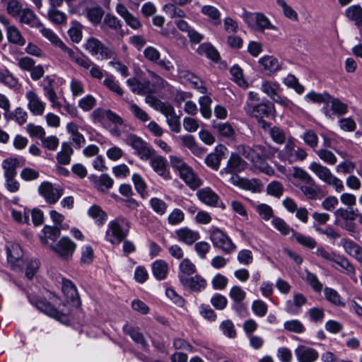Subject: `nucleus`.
<instances>
[{"instance_id": "nucleus-1", "label": "nucleus", "mask_w": 362, "mask_h": 362, "mask_svg": "<svg viewBox=\"0 0 362 362\" xmlns=\"http://www.w3.org/2000/svg\"><path fill=\"white\" fill-rule=\"evenodd\" d=\"M130 223L126 218L117 217L109 223L106 239L112 244H119L127 235Z\"/></svg>"}, {"instance_id": "nucleus-2", "label": "nucleus", "mask_w": 362, "mask_h": 362, "mask_svg": "<svg viewBox=\"0 0 362 362\" xmlns=\"http://www.w3.org/2000/svg\"><path fill=\"white\" fill-rule=\"evenodd\" d=\"M309 169L315 174L320 180L327 185L333 187L337 192L339 193L344 189L343 182L333 175L327 167L319 163L313 162L310 163Z\"/></svg>"}, {"instance_id": "nucleus-3", "label": "nucleus", "mask_w": 362, "mask_h": 362, "mask_svg": "<svg viewBox=\"0 0 362 362\" xmlns=\"http://www.w3.org/2000/svg\"><path fill=\"white\" fill-rule=\"evenodd\" d=\"M306 151L296 146L294 141L288 139L284 148L280 151L279 157L282 160H286L292 164L297 161H302L307 157Z\"/></svg>"}, {"instance_id": "nucleus-4", "label": "nucleus", "mask_w": 362, "mask_h": 362, "mask_svg": "<svg viewBox=\"0 0 362 362\" xmlns=\"http://www.w3.org/2000/svg\"><path fill=\"white\" fill-rule=\"evenodd\" d=\"M126 143L134 149L135 153L141 160H147L155 153V151L151 146L136 135H128L126 138Z\"/></svg>"}, {"instance_id": "nucleus-5", "label": "nucleus", "mask_w": 362, "mask_h": 362, "mask_svg": "<svg viewBox=\"0 0 362 362\" xmlns=\"http://www.w3.org/2000/svg\"><path fill=\"white\" fill-rule=\"evenodd\" d=\"M84 47L92 56L99 55L100 59H108L114 57V51L106 47L99 40L90 37L86 42Z\"/></svg>"}, {"instance_id": "nucleus-6", "label": "nucleus", "mask_w": 362, "mask_h": 362, "mask_svg": "<svg viewBox=\"0 0 362 362\" xmlns=\"http://www.w3.org/2000/svg\"><path fill=\"white\" fill-rule=\"evenodd\" d=\"M356 216L357 214L354 210L344 208H339L334 211L335 223L350 232H354L356 230V224L354 221Z\"/></svg>"}, {"instance_id": "nucleus-7", "label": "nucleus", "mask_w": 362, "mask_h": 362, "mask_svg": "<svg viewBox=\"0 0 362 362\" xmlns=\"http://www.w3.org/2000/svg\"><path fill=\"white\" fill-rule=\"evenodd\" d=\"M210 238L214 247L220 248L226 253L230 254L236 249L230 238L218 228L211 231Z\"/></svg>"}, {"instance_id": "nucleus-8", "label": "nucleus", "mask_w": 362, "mask_h": 362, "mask_svg": "<svg viewBox=\"0 0 362 362\" xmlns=\"http://www.w3.org/2000/svg\"><path fill=\"white\" fill-rule=\"evenodd\" d=\"M245 112L257 119L268 117L272 114L273 106L269 101L252 104L251 101L246 103L244 107Z\"/></svg>"}, {"instance_id": "nucleus-9", "label": "nucleus", "mask_w": 362, "mask_h": 362, "mask_svg": "<svg viewBox=\"0 0 362 362\" xmlns=\"http://www.w3.org/2000/svg\"><path fill=\"white\" fill-rule=\"evenodd\" d=\"M38 192L48 204H54L62 196L64 189L60 187H54L49 182H43L39 186Z\"/></svg>"}, {"instance_id": "nucleus-10", "label": "nucleus", "mask_w": 362, "mask_h": 362, "mask_svg": "<svg viewBox=\"0 0 362 362\" xmlns=\"http://www.w3.org/2000/svg\"><path fill=\"white\" fill-rule=\"evenodd\" d=\"M145 58L151 62L156 64L159 67L166 71L174 70V65L171 61L167 59H160L159 51L153 47L148 46L144 50Z\"/></svg>"}, {"instance_id": "nucleus-11", "label": "nucleus", "mask_w": 362, "mask_h": 362, "mask_svg": "<svg viewBox=\"0 0 362 362\" xmlns=\"http://www.w3.org/2000/svg\"><path fill=\"white\" fill-rule=\"evenodd\" d=\"M52 249L64 259L71 257L76 249L75 243L69 238L63 237Z\"/></svg>"}, {"instance_id": "nucleus-12", "label": "nucleus", "mask_w": 362, "mask_h": 362, "mask_svg": "<svg viewBox=\"0 0 362 362\" xmlns=\"http://www.w3.org/2000/svg\"><path fill=\"white\" fill-rule=\"evenodd\" d=\"M127 84L131 90L137 95H146L155 91L154 85L149 81L141 82L136 78H131L127 81Z\"/></svg>"}, {"instance_id": "nucleus-13", "label": "nucleus", "mask_w": 362, "mask_h": 362, "mask_svg": "<svg viewBox=\"0 0 362 362\" xmlns=\"http://www.w3.org/2000/svg\"><path fill=\"white\" fill-rule=\"evenodd\" d=\"M294 352L298 362H315L319 358L316 349L305 345H298Z\"/></svg>"}, {"instance_id": "nucleus-14", "label": "nucleus", "mask_w": 362, "mask_h": 362, "mask_svg": "<svg viewBox=\"0 0 362 362\" xmlns=\"http://www.w3.org/2000/svg\"><path fill=\"white\" fill-rule=\"evenodd\" d=\"M28 100V108L35 115H42L45 109V103L33 90H29L25 94Z\"/></svg>"}, {"instance_id": "nucleus-15", "label": "nucleus", "mask_w": 362, "mask_h": 362, "mask_svg": "<svg viewBox=\"0 0 362 362\" xmlns=\"http://www.w3.org/2000/svg\"><path fill=\"white\" fill-rule=\"evenodd\" d=\"M247 163L238 153H232L221 173L237 174L247 168Z\"/></svg>"}, {"instance_id": "nucleus-16", "label": "nucleus", "mask_w": 362, "mask_h": 362, "mask_svg": "<svg viewBox=\"0 0 362 362\" xmlns=\"http://www.w3.org/2000/svg\"><path fill=\"white\" fill-rule=\"evenodd\" d=\"M283 206L290 212L296 213V218L304 223L308 221V211L305 207H298L295 201L287 197L283 200Z\"/></svg>"}, {"instance_id": "nucleus-17", "label": "nucleus", "mask_w": 362, "mask_h": 362, "mask_svg": "<svg viewBox=\"0 0 362 362\" xmlns=\"http://www.w3.org/2000/svg\"><path fill=\"white\" fill-rule=\"evenodd\" d=\"M31 303L41 312L49 315L59 321H62L66 318V316L62 313L57 310L50 303L43 300H36L31 301Z\"/></svg>"}, {"instance_id": "nucleus-18", "label": "nucleus", "mask_w": 362, "mask_h": 362, "mask_svg": "<svg viewBox=\"0 0 362 362\" xmlns=\"http://www.w3.org/2000/svg\"><path fill=\"white\" fill-rule=\"evenodd\" d=\"M226 150V147L223 145L216 146L214 152L211 153L206 157V164L214 170H217L219 168L222 159L224 158Z\"/></svg>"}, {"instance_id": "nucleus-19", "label": "nucleus", "mask_w": 362, "mask_h": 362, "mask_svg": "<svg viewBox=\"0 0 362 362\" xmlns=\"http://www.w3.org/2000/svg\"><path fill=\"white\" fill-rule=\"evenodd\" d=\"M150 165L153 170L165 180L170 179V173L167 170V161L161 156H156L150 158Z\"/></svg>"}, {"instance_id": "nucleus-20", "label": "nucleus", "mask_w": 362, "mask_h": 362, "mask_svg": "<svg viewBox=\"0 0 362 362\" xmlns=\"http://www.w3.org/2000/svg\"><path fill=\"white\" fill-rule=\"evenodd\" d=\"M176 238L188 245H192L199 238V233L189 228L185 227L175 231Z\"/></svg>"}, {"instance_id": "nucleus-21", "label": "nucleus", "mask_w": 362, "mask_h": 362, "mask_svg": "<svg viewBox=\"0 0 362 362\" xmlns=\"http://www.w3.org/2000/svg\"><path fill=\"white\" fill-rule=\"evenodd\" d=\"M196 272V266L188 258L183 259L178 268L177 276L181 283L187 282L189 276Z\"/></svg>"}, {"instance_id": "nucleus-22", "label": "nucleus", "mask_w": 362, "mask_h": 362, "mask_svg": "<svg viewBox=\"0 0 362 362\" xmlns=\"http://www.w3.org/2000/svg\"><path fill=\"white\" fill-rule=\"evenodd\" d=\"M212 128L221 137L232 140L235 136V131L229 122L213 121Z\"/></svg>"}, {"instance_id": "nucleus-23", "label": "nucleus", "mask_w": 362, "mask_h": 362, "mask_svg": "<svg viewBox=\"0 0 362 362\" xmlns=\"http://www.w3.org/2000/svg\"><path fill=\"white\" fill-rule=\"evenodd\" d=\"M17 18H19V21L21 23L28 25L31 28H37L41 26L42 23L39 21L34 11L28 8H23L21 15L18 16Z\"/></svg>"}, {"instance_id": "nucleus-24", "label": "nucleus", "mask_w": 362, "mask_h": 362, "mask_svg": "<svg viewBox=\"0 0 362 362\" xmlns=\"http://www.w3.org/2000/svg\"><path fill=\"white\" fill-rule=\"evenodd\" d=\"M199 199L204 204L217 206L219 201V197L209 187H204L197 192Z\"/></svg>"}, {"instance_id": "nucleus-25", "label": "nucleus", "mask_w": 362, "mask_h": 362, "mask_svg": "<svg viewBox=\"0 0 362 362\" xmlns=\"http://www.w3.org/2000/svg\"><path fill=\"white\" fill-rule=\"evenodd\" d=\"M94 187L102 192H106L113 185V180L107 174H102L100 177L91 176L90 177Z\"/></svg>"}, {"instance_id": "nucleus-26", "label": "nucleus", "mask_w": 362, "mask_h": 362, "mask_svg": "<svg viewBox=\"0 0 362 362\" xmlns=\"http://www.w3.org/2000/svg\"><path fill=\"white\" fill-rule=\"evenodd\" d=\"M259 63L267 74H274L281 69L280 63L273 56H264L259 59Z\"/></svg>"}, {"instance_id": "nucleus-27", "label": "nucleus", "mask_w": 362, "mask_h": 362, "mask_svg": "<svg viewBox=\"0 0 362 362\" xmlns=\"http://www.w3.org/2000/svg\"><path fill=\"white\" fill-rule=\"evenodd\" d=\"M180 177L192 188H197L201 185V180L194 173L192 168L189 165L184 168L180 173Z\"/></svg>"}, {"instance_id": "nucleus-28", "label": "nucleus", "mask_w": 362, "mask_h": 362, "mask_svg": "<svg viewBox=\"0 0 362 362\" xmlns=\"http://www.w3.org/2000/svg\"><path fill=\"white\" fill-rule=\"evenodd\" d=\"M45 81H47V84L44 86V94L52 103L54 108L59 109L62 107L61 103L58 101V96L54 90L52 83L54 81L51 78H46Z\"/></svg>"}, {"instance_id": "nucleus-29", "label": "nucleus", "mask_w": 362, "mask_h": 362, "mask_svg": "<svg viewBox=\"0 0 362 362\" xmlns=\"http://www.w3.org/2000/svg\"><path fill=\"white\" fill-rule=\"evenodd\" d=\"M181 284L196 292L202 291L206 286V281L199 275L189 277L187 279V282L185 281Z\"/></svg>"}, {"instance_id": "nucleus-30", "label": "nucleus", "mask_w": 362, "mask_h": 362, "mask_svg": "<svg viewBox=\"0 0 362 362\" xmlns=\"http://www.w3.org/2000/svg\"><path fill=\"white\" fill-rule=\"evenodd\" d=\"M123 331L125 334L129 335L136 343L139 344L141 347H147V342L146 341L143 334L139 331L138 327L125 325L123 327Z\"/></svg>"}, {"instance_id": "nucleus-31", "label": "nucleus", "mask_w": 362, "mask_h": 362, "mask_svg": "<svg viewBox=\"0 0 362 362\" xmlns=\"http://www.w3.org/2000/svg\"><path fill=\"white\" fill-rule=\"evenodd\" d=\"M74 153L71 144L64 142L62 144V149L57 155V160L61 165H68L71 161V156Z\"/></svg>"}, {"instance_id": "nucleus-32", "label": "nucleus", "mask_w": 362, "mask_h": 362, "mask_svg": "<svg viewBox=\"0 0 362 362\" xmlns=\"http://www.w3.org/2000/svg\"><path fill=\"white\" fill-rule=\"evenodd\" d=\"M152 272L155 278L158 280L165 279L168 272V265L163 259L156 260L152 264Z\"/></svg>"}, {"instance_id": "nucleus-33", "label": "nucleus", "mask_w": 362, "mask_h": 362, "mask_svg": "<svg viewBox=\"0 0 362 362\" xmlns=\"http://www.w3.org/2000/svg\"><path fill=\"white\" fill-rule=\"evenodd\" d=\"M202 13L206 16L209 21L215 25H218L221 23V13L217 8L211 6L205 5L202 7Z\"/></svg>"}, {"instance_id": "nucleus-34", "label": "nucleus", "mask_w": 362, "mask_h": 362, "mask_svg": "<svg viewBox=\"0 0 362 362\" xmlns=\"http://www.w3.org/2000/svg\"><path fill=\"white\" fill-rule=\"evenodd\" d=\"M19 166V160L17 158H7L2 163V168L4 170V177H16L17 175L16 169Z\"/></svg>"}, {"instance_id": "nucleus-35", "label": "nucleus", "mask_w": 362, "mask_h": 362, "mask_svg": "<svg viewBox=\"0 0 362 362\" xmlns=\"http://www.w3.org/2000/svg\"><path fill=\"white\" fill-rule=\"evenodd\" d=\"M8 40L13 44L23 46L25 40L23 37L19 30L14 25H8L6 29Z\"/></svg>"}, {"instance_id": "nucleus-36", "label": "nucleus", "mask_w": 362, "mask_h": 362, "mask_svg": "<svg viewBox=\"0 0 362 362\" xmlns=\"http://www.w3.org/2000/svg\"><path fill=\"white\" fill-rule=\"evenodd\" d=\"M300 191L308 199H317L320 192V187L317 185L315 181L313 179V182H305L300 187Z\"/></svg>"}, {"instance_id": "nucleus-37", "label": "nucleus", "mask_w": 362, "mask_h": 362, "mask_svg": "<svg viewBox=\"0 0 362 362\" xmlns=\"http://www.w3.org/2000/svg\"><path fill=\"white\" fill-rule=\"evenodd\" d=\"M23 257V251L18 245H12L11 249L8 250V261L13 265L21 267V259Z\"/></svg>"}, {"instance_id": "nucleus-38", "label": "nucleus", "mask_w": 362, "mask_h": 362, "mask_svg": "<svg viewBox=\"0 0 362 362\" xmlns=\"http://www.w3.org/2000/svg\"><path fill=\"white\" fill-rule=\"evenodd\" d=\"M255 28L262 32L265 29L276 30V26L273 25L269 18L262 13H256Z\"/></svg>"}, {"instance_id": "nucleus-39", "label": "nucleus", "mask_w": 362, "mask_h": 362, "mask_svg": "<svg viewBox=\"0 0 362 362\" xmlns=\"http://www.w3.org/2000/svg\"><path fill=\"white\" fill-rule=\"evenodd\" d=\"M346 16L354 21L357 26H362V8L359 6H349L346 11Z\"/></svg>"}, {"instance_id": "nucleus-40", "label": "nucleus", "mask_w": 362, "mask_h": 362, "mask_svg": "<svg viewBox=\"0 0 362 362\" xmlns=\"http://www.w3.org/2000/svg\"><path fill=\"white\" fill-rule=\"evenodd\" d=\"M62 291L66 298L72 301L78 298L77 289L70 280L63 279Z\"/></svg>"}, {"instance_id": "nucleus-41", "label": "nucleus", "mask_w": 362, "mask_h": 362, "mask_svg": "<svg viewBox=\"0 0 362 362\" xmlns=\"http://www.w3.org/2000/svg\"><path fill=\"white\" fill-rule=\"evenodd\" d=\"M82 25L77 21H72L68 30V35L73 42L78 43L82 40Z\"/></svg>"}, {"instance_id": "nucleus-42", "label": "nucleus", "mask_w": 362, "mask_h": 362, "mask_svg": "<svg viewBox=\"0 0 362 362\" xmlns=\"http://www.w3.org/2000/svg\"><path fill=\"white\" fill-rule=\"evenodd\" d=\"M211 103L212 100L209 95L200 97L199 99L201 114L206 119L211 117L212 112L210 107Z\"/></svg>"}, {"instance_id": "nucleus-43", "label": "nucleus", "mask_w": 362, "mask_h": 362, "mask_svg": "<svg viewBox=\"0 0 362 362\" xmlns=\"http://www.w3.org/2000/svg\"><path fill=\"white\" fill-rule=\"evenodd\" d=\"M47 16L49 20L56 24V25H62L66 21V15L57 8H49Z\"/></svg>"}, {"instance_id": "nucleus-44", "label": "nucleus", "mask_w": 362, "mask_h": 362, "mask_svg": "<svg viewBox=\"0 0 362 362\" xmlns=\"http://www.w3.org/2000/svg\"><path fill=\"white\" fill-rule=\"evenodd\" d=\"M324 294L326 300L337 306H344V303L341 300L338 292L331 288L326 287L324 289Z\"/></svg>"}, {"instance_id": "nucleus-45", "label": "nucleus", "mask_w": 362, "mask_h": 362, "mask_svg": "<svg viewBox=\"0 0 362 362\" xmlns=\"http://www.w3.org/2000/svg\"><path fill=\"white\" fill-rule=\"evenodd\" d=\"M100 112L102 113L103 117H105L109 121L112 122L116 127L122 126L124 124V121L122 118L118 115L115 114L110 110H106L100 111V110H96L93 112V114L95 115H98Z\"/></svg>"}, {"instance_id": "nucleus-46", "label": "nucleus", "mask_w": 362, "mask_h": 362, "mask_svg": "<svg viewBox=\"0 0 362 362\" xmlns=\"http://www.w3.org/2000/svg\"><path fill=\"white\" fill-rule=\"evenodd\" d=\"M6 4V11L13 17L17 18L21 15L23 8L18 0H4Z\"/></svg>"}, {"instance_id": "nucleus-47", "label": "nucleus", "mask_w": 362, "mask_h": 362, "mask_svg": "<svg viewBox=\"0 0 362 362\" xmlns=\"http://www.w3.org/2000/svg\"><path fill=\"white\" fill-rule=\"evenodd\" d=\"M103 84L110 91L115 93L119 96H122L124 93V91L119 86L118 81H115L112 75H108L103 81Z\"/></svg>"}, {"instance_id": "nucleus-48", "label": "nucleus", "mask_w": 362, "mask_h": 362, "mask_svg": "<svg viewBox=\"0 0 362 362\" xmlns=\"http://www.w3.org/2000/svg\"><path fill=\"white\" fill-rule=\"evenodd\" d=\"M272 223L274 227L280 232L283 235H287L291 232H294L293 229L291 228L286 222L281 218L274 217Z\"/></svg>"}, {"instance_id": "nucleus-49", "label": "nucleus", "mask_w": 362, "mask_h": 362, "mask_svg": "<svg viewBox=\"0 0 362 362\" xmlns=\"http://www.w3.org/2000/svg\"><path fill=\"white\" fill-rule=\"evenodd\" d=\"M164 12L171 18H185L186 14L183 10L174 4H167L163 6Z\"/></svg>"}, {"instance_id": "nucleus-50", "label": "nucleus", "mask_w": 362, "mask_h": 362, "mask_svg": "<svg viewBox=\"0 0 362 362\" xmlns=\"http://www.w3.org/2000/svg\"><path fill=\"white\" fill-rule=\"evenodd\" d=\"M0 82L11 88L16 87L18 83L8 69H3L0 71Z\"/></svg>"}, {"instance_id": "nucleus-51", "label": "nucleus", "mask_w": 362, "mask_h": 362, "mask_svg": "<svg viewBox=\"0 0 362 362\" xmlns=\"http://www.w3.org/2000/svg\"><path fill=\"white\" fill-rule=\"evenodd\" d=\"M293 238L299 244L310 249L314 248L317 245L316 241L313 238L306 236L297 232H293Z\"/></svg>"}, {"instance_id": "nucleus-52", "label": "nucleus", "mask_w": 362, "mask_h": 362, "mask_svg": "<svg viewBox=\"0 0 362 362\" xmlns=\"http://www.w3.org/2000/svg\"><path fill=\"white\" fill-rule=\"evenodd\" d=\"M255 156L260 158H271L276 152V148L264 145H255Z\"/></svg>"}, {"instance_id": "nucleus-53", "label": "nucleus", "mask_w": 362, "mask_h": 362, "mask_svg": "<svg viewBox=\"0 0 362 362\" xmlns=\"http://www.w3.org/2000/svg\"><path fill=\"white\" fill-rule=\"evenodd\" d=\"M40 32L42 35L47 38L52 45L58 47L59 44L62 42L60 38L54 33L52 30L45 28L42 23H41V26L38 27Z\"/></svg>"}, {"instance_id": "nucleus-54", "label": "nucleus", "mask_w": 362, "mask_h": 362, "mask_svg": "<svg viewBox=\"0 0 362 362\" xmlns=\"http://www.w3.org/2000/svg\"><path fill=\"white\" fill-rule=\"evenodd\" d=\"M88 215L92 217L95 221L102 225L104 221L107 219V214L104 212L98 206H92L88 211Z\"/></svg>"}, {"instance_id": "nucleus-55", "label": "nucleus", "mask_w": 362, "mask_h": 362, "mask_svg": "<svg viewBox=\"0 0 362 362\" xmlns=\"http://www.w3.org/2000/svg\"><path fill=\"white\" fill-rule=\"evenodd\" d=\"M266 158H260L258 156L255 157L251 161L254 165L259 169L262 173L267 175H272L274 173V170L272 167L265 161Z\"/></svg>"}, {"instance_id": "nucleus-56", "label": "nucleus", "mask_w": 362, "mask_h": 362, "mask_svg": "<svg viewBox=\"0 0 362 362\" xmlns=\"http://www.w3.org/2000/svg\"><path fill=\"white\" fill-rule=\"evenodd\" d=\"M316 153L322 160L329 165H333L337 161L335 155L326 148H320L316 151Z\"/></svg>"}, {"instance_id": "nucleus-57", "label": "nucleus", "mask_w": 362, "mask_h": 362, "mask_svg": "<svg viewBox=\"0 0 362 362\" xmlns=\"http://www.w3.org/2000/svg\"><path fill=\"white\" fill-rule=\"evenodd\" d=\"M104 14L103 9L98 6L90 8L87 10V17L93 24H98Z\"/></svg>"}, {"instance_id": "nucleus-58", "label": "nucleus", "mask_w": 362, "mask_h": 362, "mask_svg": "<svg viewBox=\"0 0 362 362\" xmlns=\"http://www.w3.org/2000/svg\"><path fill=\"white\" fill-rule=\"evenodd\" d=\"M255 209L259 216L264 221H269L274 216L272 208L266 204H260L255 206Z\"/></svg>"}, {"instance_id": "nucleus-59", "label": "nucleus", "mask_w": 362, "mask_h": 362, "mask_svg": "<svg viewBox=\"0 0 362 362\" xmlns=\"http://www.w3.org/2000/svg\"><path fill=\"white\" fill-rule=\"evenodd\" d=\"M187 81L192 83L194 88L199 90L201 93H206L207 88L204 85L203 81L196 75L192 73H188L186 75Z\"/></svg>"}, {"instance_id": "nucleus-60", "label": "nucleus", "mask_w": 362, "mask_h": 362, "mask_svg": "<svg viewBox=\"0 0 362 362\" xmlns=\"http://www.w3.org/2000/svg\"><path fill=\"white\" fill-rule=\"evenodd\" d=\"M150 205L153 210L159 215H163L167 210L166 203L157 197H153L150 200Z\"/></svg>"}, {"instance_id": "nucleus-61", "label": "nucleus", "mask_w": 362, "mask_h": 362, "mask_svg": "<svg viewBox=\"0 0 362 362\" xmlns=\"http://www.w3.org/2000/svg\"><path fill=\"white\" fill-rule=\"evenodd\" d=\"M334 262L341 267L347 274L351 275L355 274L354 266L346 257L337 255Z\"/></svg>"}, {"instance_id": "nucleus-62", "label": "nucleus", "mask_w": 362, "mask_h": 362, "mask_svg": "<svg viewBox=\"0 0 362 362\" xmlns=\"http://www.w3.org/2000/svg\"><path fill=\"white\" fill-rule=\"evenodd\" d=\"M284 190L282 184L278 181L270 182L267 187V192L269 195L278 198L282 195Z\"/></svg>"}, {"instance_id": "nucleus-63", "label": "nucleus", "mask_w": 362, "mask_h": 362, "mask_svg": "<svg viewBox=\"0 0 362 362\" xmlns=\"http://www.w3.org/2000/svg\"><path fill=\"white\" fill-rule=\"evenodd\" d=\"M231 181L233 184H237L241 186L243 188L248 190L255 191L257 188V182L252 181L247 179L240 180V177L238 176H233L231 177Z\"/></svg>"}, {"instance_id": "nucleus-64", "label": "nucleus", "mask_w": 362, "mask_h": 362, "mask_svg": "<svg viewBox=\"0 0 362 362\" xmlns=\"http://www.w3.org/2000/svg\"><path fill=\"white\" fill-rule=\"evenodd\" d=\"M230 74L233 76V79L237 83L238 86L241 87L247 86V82L243 78V71L238 66H233L230 69Z\"/></svg>"}]
</instances>
